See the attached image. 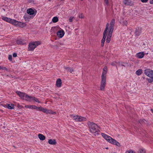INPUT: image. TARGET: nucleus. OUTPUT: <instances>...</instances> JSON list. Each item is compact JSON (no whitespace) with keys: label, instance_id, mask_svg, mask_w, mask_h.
<instances>
[{"label":"nucleus","instance_id":"34","mask_svg":"<svg viewBox=\"0 0 153 153\" xmlns=\"http://www.w3.org/2000/svg\"><path fill=\"white\" fill-rule=\"evenodd\" d=\"M25 108H28L30 109H33V105H27L25 106Z\"/></svg>","mask_w":153,"mask_h":153},{"label":"nucleus","instance_id":"22","mask_svg":"<svg viewBox=\"0 0 153 153\" xmlns=\"http://www.w3.org/2000/svg\"><path fill=\"white\" fill-rule=\"evenodd\" d=\"M19 22L14 19H11L10 23L17 26Z\"/></svg>","mask_w":153,"mask_h":153},{"label":"nucleus","instance_id":"24","mask_svg":"<svg viewBox=\"0 0 153 153\" xmlns=\"http://www.w3.org/2000/svg\"><path fill=\"white\" fill-rule=\"evenodd\" d=\"M26 25L25 23L19 22L17 26L23 27H25Z\"/></svg>","mask_w":153,"mask_h":153},{"label":"nucleus","instance_id":"52","mask_svg":"<svg viewBox=\"0 0 153 153\" xmlns=\"http://www.w3.org/2000/svg\"><path fill=\"white\" fill-rule=\"evenodd\" d=\"M49 0L50 1H51V0Z\"/></svg>","mask_w":153,"mask_h":153},{"label":"nucleus","instance_id":"29","mask_svg":"<svg viewBox=\"0 0 153 153\" xmlns=\"http://www.w3.org/2000/svg\"><path fill=\"white\" fill-rule=\"evenodd\" d=\"M38 137L39 139L42 140H44L45 138V137L43 134H38Z\"/></svg>","mask_w":153,"mask_h":153},{"label":"nucleus","instance_id":"49","mask_svg":"<svg viewBox=\"0 0 153 153\" xmlns=\"http://www.w3.org/2000/svg\"><path fill=\"white\" fill-rule=\"evenodd\" d=\"M101 134H104V133H101Z\"/></svg>","mask_w":153,"mask_h":153},{"label":"nucleus","instance_id":"48","mask_svg":"<svg viewBox=\"0 0 153 153\" xmlns=\"http://www.w3.org/2000/svg\"><path fill=\"white\" fill-rule=\"evenodd\" d=\"M13 147L15 148V149H16V147L15 146H13Z\"/></svg>","mask_w":153,"mask_h":153},{"label":"nucleus","instance_id":"27","mask_svg":"<svg viewBox=\"0 0 153 153\" xmlns=\"http://www.w3.org/2000/svg\"><path fill=\"white\" fill-rule=\"evenodd\" d=\"M64 68L66 70H67L68 71H69L71 73H72V72L74 71L72 68L65 67H64Z\"/></svg>","mask_w":153,"mask_h":153},{"label":"nucleus","instance_id":"26","mask_svg":"<svg viewBox=\"0 0 153 153\" xmlns=\"http://www.w3.org/2000/svg\"><path fill=\"white\" fill-rule=\"evenodd\" d=\"M2 19L3 20L9 23L10 22V21L11 20V19L10 18H8L7 17L4 16L2 18Z\"/></svg>","mask_w":153,"mask_h":153},{"label":"nucleus","instance_id":"15","mask_svg":"<svg viewBox=\"0 0 153 153\" xmlns=\"http://www.w3.org/2000/svg\"><path fill=\"white\" fill-rule=\"evenodd\" d=\"M144 56V53L143 52H140L137 53L136 55V56L137 57L141 59L143 58Z\"/></svg>","mask_w":153,"mask_h":153},{"label":"nucleus","instance_id":"20","mask_svg":"<svg viewBox=\"0 0 153 153\" xmlns=\"http://www.w3.org/2000/svg\"><path fill=\"white\" fill-rule=\"evenodd\" d=\"M59 28L58 27H54L51 28V32L52 33H55L56 31L58 30Z\"/></svg>","mask_w":153,"mask_h":153},{"label":"nucleus","instance_id":"30","mask_svg":"<svg viewBox=\"0 0 153 153\" xmlns=\"http://www.w3.org/2000/svg\"><path fill=\"white\" fill-rule=\"evenodd\" d=\"M142 73V70L141 69H139L137 71H136V74L138 75H140Z\"/></svg>","mask_w":153,"mask_h":153},{"label":"nucleus","instance_id":"2","mask_svg":"<svg viewBox=\"0 0 153 153\" xmlns=\"http://www.w3.org/2000/svg\"><path fill=\"white\" fill-rule=\"evenodd\" d=\"M90 130L92 133H98L100 131L99 127L96 124L93 123H90L88 124Z\"/></svg>","mask_w":153,"mask_h":153},{"label":"nucleus","instance_id":"39","mask_svg":"<svg viewBox=\"0 0 153 153\" xmlns=\"http://www.w3.org/2000/svg\"><path fill=\"white\" fill-rule=\"evenodd\" d=\"M12 59V56L11 55H9L8 56V59L9 60L11 61Z\"/></svg>","mask_w":153,"mask_h":153},{"label":"nucleus","instance_id":"18","mask_svg":"<svg viewBox=\"0 0 153 153\" xmlns=\"http://www.w3.org/2000/svg\"><path fill=\"white\" fill-rule=\"evenodd\" d=\"M141 32V29L140 28L137 27L136 28L135 34L136 36H137L140 35Z\"/></svg>","mask_w":153,"mask_h":153},{"label":"nucleus","instance_id":"9","mask_svg":"<svg viewBox=\"0 0 153 153\" xmlns=\"http://www.w3.org/2000/svg\"><path fill=\"white\" fill-rule=\"evenodd\" d=\"M56 34L58 37L60 38H62L65 34V32L63 30L59 28V29L56 32Z\"/></svg>","mask_w":153,"mask_h":153},{"label":"nucleus","instance_id":"45","mask_svg":"<svg viewBox=\"0 0 153 153\" xmlns=\"http://www.w3.org/2000/svg\"><path fill=\"white\" fill-rule=\"evenodd\" d=\"M150 3L151 4H153V0H150Z\"/></svg>","mask_w":153,"mask_h":153},{"label":"nucleus","instance_id":"3","mask_svg":"<svg viewBox=\"0 0 153 153\" xmlns=\"http://www.w3.org/2000/svg\"><path fill=\"white\" fill-rule=\"evenodd\" d=\"M145 74L149 77L150 78H147L146 79L149 83L153 82V71L149 69H147L145 71Z\"/></svg>","mask_w":153,"mask_h":153},{"label":"nucleus","instance_id":"6","mask_svg":"<svg viewBox=\"0 0 153 153\" xmlns=\"http://www.w3.org/2000/svg\"><path fill=\"white\" fill-rule=\"evenodd\" d=\"M108 26H109V24L108 23L106 25L105 29L103 33V38L101 40V46H103L106 36L108 35Z\"/></svg>","mask_w":153,"mask_h":153},{"label":"nucleus","instance_id":"16","mask_svg":"<svg viewBox=\"0 0 153 153\" xmlns=\"http://www.w3.org/2000/svg\"><path fill=\"white\" fill-rule=\"evenodd\" d=\"M111 143L114 145H115L118 147H120V143L117 141L116 140L113 139L111 141Z\"/></svg>","mask_w":153,"mask_h":153},{"label":"nucleus","instance_id":"7","mask_svg":"<svg viewBox=\"0 0 153 153\" xmlns=\"http://www.w3.org/2000/svg\"><path fill=\"white\" fill-rule=\"evenodd\" d=\"M16 93L21 98L28 101L29 96L25 93L19 91H16Z\"/></svg>","mask_w":153,"mask_h":153},{"label":"nucleus","instance_id":"31","mask_svg":"<svg viewBox=\"0 0 153 153\" xmlns=\"http://www.w3.org/2000/svg\"><path fill=\"white\" fill-rule=\"evenodd\" d=\"M124 3L126 5H130L131 4V3L128 0H124Z\"/></svg>","mask_w":153,"mask_h":153},{"label":"nucleus","instance_id":"32","mask_svg":"<svg viewBox=\"0 0 153 153\" xmlns=\"http://www.w3.org/2000/svg\"><path fill=\"white\" fill-rule=\"evenodd\" d=\"M58 21V19L56 16L53 17L52 19V21L53 22L56 23Z\"/></svg>","mask_w":153,"mask_h":153},{"label":"nucleus","instance_id":"46","mask_svg":"<svg viewBox=\"0 0 153 153\" xmlns=\"http://www.w3.org/2000/svg\"><path fill=\"white\" fill-rule=\"evenodd\" d=\"M151 111L152 112V113H153V109H151Z\"/></svg>","mask_w":153,"mask_h":153},{"label":"nucleus","instance_id":"4","mask_svg":"<svg viewBox=\"0 0 153 153\" xmlns=\"http://www.w3.org/2000/svg\"><path fill=\"white\" fill-rule=\"evenodd\" d=\"M36 110L39 111H42L43 113L46 114H54L55 112L51 110L45 108H43L42 107H37Z\"/></svg>","mask_w":153,"mask_h":153},{"label":"nucleus","instance_id":"41","mask_svg":"<svg viewBox=\"0 0 153 153\" xmlns=\"http://www.w3.org/2000/svg\"><path fill=\"white\" fill-rule=\"evenodd\" d=\"M104 1L107 5H108V0H104Z\"/></svg>","mask_w":153,"mask_h":153},{"label":"nucleus","instance_id":"37","mask_svg":"<svg viewBox=\"0 0 153 153\" xmlns=\"http://www.w3.org/2000/svg\"><path fill=\"white\" fill-rule=\"evenodd\" d=\"M118 63H117V62H113L112 63L111 65H114V66L115 65L116 66H117V65H118Z\"/></svg>","mask_w":153,"mask_h":153},{"label":"nucleus","instance_id":"25","mask_svg":"<svg viewBox=\"0 0 153 153\" xmlns=\"http://www.w3.org/2000/svg\"><path fill=\"white\" fill-rule=\"evenodd\" d=\"M71 117V118L75 120L76 121H78L79 116L75 114H72Z\"/></svg>","mask_w":153,"mask_h":153},{"label":"nucleus","instance_id":"8","mask_svg":"<svg viewBox=\"0 0 153 153\" xmlns=\"http://www.w3.org/2000/svg\"><path fill=\"white\" fill-rule=\"evenodd\" d=\"M27 12L29 15L31 16V17L32 18H33L37 13L36 10L32 8H29L27 9Z\"/></svg>","mask_w":153,"mask_h":153},{"label":"nucleus","instance_id":"21","mask_svg":"<svg viewBox=\"0 0 153 153\" xmlns=\"http://www.w3.org/2000/svg\"><path fill=\"white\" fill-rule=\"evenodd\" d=\"M16 42L18 44L24 45L26 44L25 41L21 39L18 40Z\"/></svg>","mask_w":153,"mask_h":153},{"label":"nucleus","instance_id":"38","mask_svg":"<svg viewBox=\"0 0 153 153\" xmlns=\"http://www.w3.org/2000/svg\"><path fill=\"white\" fill-rule=\"evenodd\" d=\"M126 153H135V152L133 151L130 150L129 151V152H126Z\"/></svg>","mask_w":153,"mask_h":153},{"label":"nucleus","instance_id":"33","mask_svg":"<svg viewBox=\"0 0 153 153\" xmlns=\"http://www.w3.org/2000/svg\"><path fill=\"white\" fill-rule=\"evenodd\" d=\"M138 153H146V151L143 148L140 149L139 150Z\"/></svg>","mask_w":153,"mask_h":153},{"label":"nucleus","instance_id":"47","mask_svg":"<svg viewBox=\"0 0 153 153\" xmlns=\"http://www.w3.org/2000/svg\"><path fill=\"white\" fill-rule=\"evenodd\" d=\"M3 69L1 66H0V69Z\"/></svg>","mask_w":153,"mask_h":153},{"label":"nucleus","instance_id":"13","mask_svg":"<svg viewBox=\"0 0 153 153\" xmlns=\"http://www.w3.org/2000/svg\"><path fill=\"white\" fill-rule=\"evenodd\" d=\"M33 101L34 102H37L38 103H40V102L37 98H36L35 97L33 96H29L28 101L31 102Z\"/></svg>","mask_w":153,"mask_h":153},{"label":"nucleus","instance_id":"51","mask_svg":"<svg viewBox=\"0 0 153 153\" xmlns=\"http://www.w3.org/2000/svg\"><path fill=\"white\" fill-rule=\"evenodd\" d=\"M64 0H61V1H63Z\"/></svg>","mask_w":153,"mask_h":153},{"label":"nucleus","instance_id":"35","mask_svg":"<svg viewBox=\"0 0 153 153\" xmlns=\"http://www.w3.org/2000/svg\"><path fill=\"white\" fill-rule=\"evenodd\" d=\"M74 19V17L73 16H71L69 19V22H71L73 21V19Z\"/></svg>","mask_w":153,"mask_h":153},{"label":"nucleus","instance_id":"5","mask_svg":"<svg viewBox=\"0 0 153 153\" xmlns=\"http://www.w3.org/2000/svg\"><path fill=\"white\" fill-rule=\"evenodd\" d=\"M39 41L32 42H30L28 45V50L29 51H33L37 46L40 44Z\"/></svg>","mask_w":153,"mask_h":153},{"label":"nucleus","instance_id":"42","mask_svg":"<svg viewBox=\"0 0 153 153\" xmlns=\"http://www.w3.org/2000/svg\"><path fill=\"white\" fill-rule=\"evenodd\" d=\"M141 1L143 3H146L148 1V0H141Z\"/></svg>","mask_w":153,"mask_h":153},{"label":"nucleus","instance_id":"14","mask_svg":"<svg viewBox=\"0 0 153 153\" xmlns=\"http://www.w3.org/2000/svg\"><path fill=\"white\" fill-rule=\"evenodd\" d=\"M4 107L10 109H12L14 108V105L13 104H8L4 105Z\"/></svg>","mask_w":153,"mask_h":153},{"label":"nucleus","instance_id":"11","mask_svg":"<svg viewBox=\"0 0 153 153\" xmlns=\"http://www.w3.org/2000/svg\"><path fill=\"white\" fill-rule=\"evenodd\" d=\"M106 84V79H101V82L100 89L101 90H104Z\"/></svg>","mask_w":153,"mask_h":153},{"label":"nucleus","instance_id":"23","mask_svg":"<svg viewBox=\"0 0 153 153\" xmlns=\"http://www.w3.org/2000/svg\"><path fill=\"white\" fill-rule=\"evenodd\" d=\"M62 84V81L60 79H58L56 82V85L57 87H61Z\"/></svg>","mask_w":153,"mask_h":153},{"label":"nucleus","instance_id":"28","mask_svg":"<svg viewBox=\"0 0 153 153\" xmlns=\"http://www.w3.org/2000/svg\"><path fill=\"white\" fill-rule=\"evenodd\" d=\"M86 120V119L84 117L79 116L78 121H85Z\"/></svg>","mask_w":153,"mask_h":153},{"label":"nucleus","instance_id":"40","mask_svg":"<svg viewBox=\"0 0 153 153\" xmlns=\"http://www.w3.org/2000/svg\"><path fill=\"white\" fill-rule=\"evenodd\" d=\"M123 24L125 25H126L127 24V21H126V20H125L123 21Z\"/></svg>","mask_w":153,"mask_h":153},{"label":"nucleus","instance_id":"12","mask_svg":"<svg viewBox=\"0 0 153 153\" xmlns=\"http://www.w3.org/2000/svg\"><path fill=\"white\" fill-rule=\"evenodd\" d=\"M103 137L107 141L111 143L113 138L110 136L108 135L107 134H102Z\"/></svg>","mask_w":153,"mask_h":153},{"label":"nucleus","instance_id":"1","mask_svg":"<svg viewBox=\"0 0 153 153\" xmlns=\"http://www.w3.org/2000/svg\"><path fill=\"white\" fill-rule=\"evenodd\" d=\"M115 20L114 19H112L110 23V26L108 30V35L106 39V42L108 43H109L111 39V38L112 35V33L114 30V27L115 24Z\"/></svg>","mask_w":153,"mask_h":153},{"label":"nucleus","instance_id":"50","mask_svg":"<svg viewBox=\"0 0 153 153\" xmlns=\"http://www.w3.org/2000/svg\"><path fill=\"white\" fill-rule=\"evenodd\" d=\"M108 149V147L106 148V149Z\"/></svg>","mask_w":153,"mask_h":153},{"label":"nucleus","instance_id":"43","mask_svg":"<svg viewBox=\"0 0 153 153\" xmlns=\"http://www.w3.org/2000/svg\"><path fill=\"white\" fill-rule=\"evenodd\" d=\"M37 107L35 105H33V109H36Z\"/></svg>","mask_w":153,"mask_h":153},{"label":"nucleus","instance_id":"36","mask_svg":"<svg viewBox=\"0 0 153 153\" xmlns=\"http://www.w3.org/2000/svg\"><path fill=\"white\" fill-rule=\"evenodd\" d=\"M78 16L79 18L81 19L84 18V17L82 13L79 14Z\"/></svg>","mask_w":153,"mask_h":153},{"label":"nucleus","instance_id":"19","mask_svg":"<svg viewBox=\"0 0 153 153\" xmlns=\"http://www.w3.org/2000/svg\"><path fill=\"white\" fill-rule=\"evenodd\" d=\"M31 16L29 15H25L24 16L23 18L25 21H28L30 19H32L33 18H32Z\"/></svg>","mask_w":153,"mask_h":153},{"label":"nucleus","instance_id":"44","mask_svg":"<svg viewBox=\"0 0 153 153\" xmlns=\"http://www.w3.org/2000/svg\"><path fill=\"white\" fill-rule=\"evenodd\" d=\"M17 54L16 53H14L13 54V57H16L17 56Z\"/></svg>","mask_w":153,"mask_h":153},{"label":"nucleus","instance_id":"10","mask_svg":"<svg viewBox=\"0 0 153 153\" xmlns=\"http://www.w3.org/2000/svg\"><path fill=\"white\" fill-rule=\"evenodd\" d=\"M107 72V68L105 67L103 69L102 74L101 76V79H106V74Z\"/></svg>","mask_w":153,"mask_h":153},{"label":"nucleus","instance_id":"17","mask_svg":"<svg viewBox=\"0 0 153 153\" xmlns=\"http://www.w3.org/2000/svg\"><path fill=\"white\" fill-rule=\"evenodd\" d=\"M49 144L52 145H56V142L55 139H49L48 141Z\"/></svg>","mask_w":153,"mask_h":153}]
</instances>
